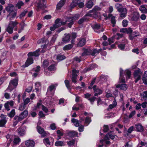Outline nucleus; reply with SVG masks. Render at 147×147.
I'll return each mask as SVG.
<instances>
[{
	"instance_id": "nucleus-59",
	"label": "nucleus",
	"mask_w": 147,
	"mask_h": 147,
	"mask_svg": "<svg viewBox=\"0 0 147 147\" xmlns=\"http://www.w3.org/2000/svg\"><path fill=\"white\" fill-rule=\"evenodd\" d=\"M36 87L35 88V89L37 91H38L39 90L38 88L40 86V84L39 82H37L35 84Z\"/></svg>"
},
{
	"instance_id": "nucleus-23",
	"label": "nucleus",
	"mask_w": 147,
	"mask_h": 147,
	"mask_svg": "<svg viewBox=\"0 0 147 147\" xmlns=\"http://www.w3.org/2000/svg\"><path fill=\"white\" fill-rule=\"evenodd\" d=\"M86 43V40L85 39L83 38L81 39L79 41V42L77 44L78 47H82L84 46Z\"/></svg>"
},
{
	"instance_id": "nucleus-7",
	"label": "nucleus",
	"mask_w": 147,
	"mask_h": 147,
	"mask_svg": "<svg viewBox=\"0 0 147 147\" xmlns=\"http://www.w3.org/2000/svg\"><path fill=\"white\" fill-rule=\"evenodd\" d=\"M57 84H52L49 86L47 89V94L50 95L51 96H52L53 95V93H51V92L54 90H55L56 87L57 86Z\"/></svg>"
},
{
	"instance_id": "nucleus-48",
	"label": "nucleus",
	"mask_w": 147,
	"mask_h": 147,
	"mask_svg": "<svg viewBox=\"0 0 147 147\" xmlns=\"http://www.w3.org/2000/svg\"><path fill=\"white\" fill-rule=\"evenodd\" d=\"M26 105L23 103H22L19 106V110L20 111H23L25 108Z\"/></svg>"
},
{
	"instance_id": "nucleus-8",
	"label": "nucleus",
	"mask_w": 147,
	"mask_h": 147,
	"mask_svg": "<svg viewBox=\"0 0 147 147\" xmlns=\"http://www.w3.org/2000/svg\"><path fill=\"white\" fill-rule=\"evenodd\" d=\"M46 3L45 0H40L38 4L37 11H39L40 9H43L45 7Z\"/></svg>"
},
{
	"instance_id": "nucleus-27",
	"label": "nucleus",
	"mask_w": 147,
	"mask_h": 147,
	"mask_svg": "<svg viewBox=\"0 0 147 147\" xmlns=\"http://www.w3.org/2000/svg\"><path fill=\"white\" fill-rule=\"evenodd\" d=\"M92 0H89L86 4V6L88 8H91L93 5Z\"/></svg>"
},
{
	"instance_id": "nucleus-42",
	"label": "nucleus",
	"mask_w": 147,
	"mask_h": 147,
	"mask_svg": "<svg viewBox=\"0 0 147 147\" xmlns=\"http://www.w3.org/2000/svg\"><path fill=\"white\" fill-rule=\"evenodd\" d=\"M139 14L137 12L134 13L132 17V19L134 20H137L139 18Z\"/></svg>"
},
{
	"instance_id": "nucleus-14",
	"label": "nucleus",
	"mask_w": 147,
	"mask_h": 147,
	"mask_svg": "<svg viewBox=\"0 0 147 147\" xmlns=\"http://www.w3.org/2000/svg\"><path fill=\"white\" fill-rule=\"evenodd\" d=\"M140 34L139 32L137 31H134L133 33L130 34L129 36V38L130 40H133L134 38L139 36Z\"/></svg>"
},
{
	"instance_id": "nucleus-54",
	"label": "nucleus",
	"mask_w": 147,
	"mask_h": 147,
	"mask_svg": "<svg viewBox=\"0 0 147 147\" xmlns=\"http://www.w3.org/2000/svg\"><path fill=\"white\" fill-rule=\"evenodd\" d=\"M65 57L63 55H58L57 57V59L59 60H62L65 59Z\"/></svg>"
},
{
	"instance_id": "nucleus-3",
	"label": "nucleus",
	"mask_w": 147,
	"mask_h": 147,
	"mask_svg": "<svg viewBox=\"0 0 147 147\" xmlns=\"http://www.w3.org/2000/svg\"><path fill=\"white\" fill-rule=\"evenodd\" d=\"M18 84V78L14 79L10 81L8 87L7 88L11 91L16 88Z\"/></svg>"
},
{
	"instance_id": "nucleus-38",
	"label": "nucleus",
	"mask_w": 147,
	"mask_h": 147,
	"mask_svg": "<svg viewBox=\"0 0 147 147\" xmlns=\"http://www.w3.org/2000/svg\"><path fill=\"white\" fill-rule=\"evenodd\" d=\"M115 6L117 9L118 11L119 12H121L123 10V8H122V5L118 3H116L115 5Z\"/></svg>"
},
{
	"instance_id": "nucleus-2",
	"label": "nucleus",
	"mask_w": 147,
	"mask_h": 147,
	"mask_svg": "<svg viewBox=\"0 0 147 147\" xmlns=\"http://www.w3.org/2000/svg\"><path fill=\"white\" fill-rule=\"evenodd\" d=\"M18 24V22L16 21H10L6 29V31L9 34L13 33V28Z\"/></svg>"
},
{
	"instance_id": "nucleus-5",
	"label": "nucleus",
	"mask_w": 147,
	"mask_h": 147,
	"mask_svg": "<svg viewBox=\"0 0 147 147\" xmlns=\"http://www.w3.org/2000/svg\"><path fill=\"white\" fill-rule=\"evenodd\" d=\"M79 0H74L70 5V7L72 9L78 5L80 8L83 7L84 5V3L82 2L79 3Z\"/></svg>"
},
{
	"instance_id": "nucleus-32",
	"label": "nucleus",
	"mask_w": 147,
	"mask_h": 147,
	"mask_svg": "<svg viewBox=\"0 0 147 147\" xmlns=\"http://www.w3.org/2000/svg\"><path fill=\"white\" fill-rule=\"evenodd\" d=\"M54 25L56 26V27L57 28L61 26V19L59 18H57L55 21V24Z\"/></svg>"
},
{
	"instance_id": "nucleus-29",
	"label": "nucleus",
	"mask_w": 147,
	"mask_h": 147,
	"mask_svg": "<svg viewBox=\"0 0 147 147\" xmlns=\"http://www.w3.org/2000/svg\"><path fill=\"white\" fill-rule=\"evenodd\" d=\"M91 121V117H87L85 118L84 125L88 126Z\"/></svg>"
},
{
	"instance_id": "nucleus-18",
	"label": "nucleus",
	"mask_w": 147,
	"mask_h": 147,
	"mask_svg": "<svg viewBox=\"0 0 147 147\" xmlns=\"http://www.w3.org/2000/svg\"><path fill=\"white\" fill-rule=\"evenodd\" d=\"M37 130L38 133L41 134L42 137L46 136L49 134L48 133L45 131L44 129H37Z\"/></svg>"
},
{
	"instance_id": "nucleus-64",
	"label": "nucleus",
	"mask_w": 147,
	"mask_h": 147,
	"mask_svg": "<svg viewBox=\"0 0 147 147\" xmlns=\"http://www.w3.org/2000/svg\"><path fill=\"white\" fill-rule=\"evenodd\" d=\"M11 136L9 134H7L6 136V138L7 140H8L9 142H11L12 141V139L11 138Z\"/></svg>"
},
{
	"instance_id": "nucleus-50",
	"label": "nucleus",
	"mask_w": 147,
	"mask_h": 147,
	"mask_svg": "<svg viewBox=\"0 0 147 147\" xmlns=\"http://www.w3.org/2000/svg\"><path fill=\"white\" fill-rule=\"evenodd\" d=\"M128 23V21L127 20H124L122 22V26L123 27H126L127 26Z\"/></svg>"
},
{
	"instance_id": "nucleus-55",
	"label": "nucleus",
	"mask_w": 147,
	"mask_h": 147,
	"mask_svg": "<svg viewBox=\"0 0 147 147\" xmlns=\"http://www.w3.org/2000/svg\"><path fill=\"white\" fill-rule=\"evenodd\" d=\"M125 73L127 75V78L129 79L130 76L131 72L129 70H127L125 71Z\"/></svg>"
},
{
	"instance_id": "nucleus-4",
	"label": "nucleus",
	"mask_w": 147,
	"mask_h": 147,
	"mask_svg": "<svg viewBox=\"0 0 147 147\" xmlns=\"http://www.w3.org/2000/svg\"><path fill=\"white\" fill-rule=\"evenodd\" d=\"M5 9L9 13V16H11L12 18H14L16 15V12L13 11V6L11 4H9L8 6L6 7Z\"/></svg>"
},
{
	"instance_id": "nucleus-35",
	"label": "nucleus",
	"mask_w": 147,
	"mask_h": 147,
	"mask_svg": "<svg viewBox=\"0 0 147 147\" xmlns=\"http://www.w3.org/2000/svg\"><path fill=\"white\" fill-rule=\"evenodd\" d=\"M73 47V45L71 44H69L65 46L63 48L64 51L68 50L71 49Z\"/></svg>"
},
{
	"instance_id": "nucleus-25",
	"label": "nucleus",
	"mask_w": 147,
	"mask_h": 147,
	"mask_svg": "<svg viewBox=\"0 0 147 147\" xmlns=\"http://www.w3.org/2000/svg\"><path fill=\"white\" fill-rule=\"evenodd\" d=\"M117 88H120L121 89L126 90L127 89V86L125 84H121V85H118L116 86Z\"/></svg>"
},
{
	"instance_id": "nucleus-20",
	"label": "nucleus",
	"mask_w": 147,
	"mask_h": 147,
	"mask_svg": "<svg viewBox=\"0 0 147 147\" xmlns=\"http://www.w3.org/2000/svg\"><path fill=\"white\" fill-rule=\"evenodd\" d=\"M94 29L95 32H97L96 30H99V29H101V30H99V31L98 32H102L103 30V29L101 28L100 26L98 24H96L94 25Z\"/></svg>"
},
{
	"instance_id": "nucleus-19",
	"label": "nucleus",
	"mask_w": 147,
	"mask_h": 147,
	"mask_svg": "<svg viewBox=\"0 0 147 147\" xmlns=\"http://www.w3.org/2000/svg\"><path fill=\"white\" fill-rule=\"evenodd\" d=\"M92 52V50L90 49H85L84 50V52L82 54V56H84L91 55Z\"/></svg>"
},
{
	"instance_id": "nucleus-53",
	"label": "nucleus",
	"mask_w": 147,
	"mask_h": 147,
	"mask_svg": "<svg viewBox=\"0 0 147 147\" xmlns=\"http://www.w3.org/2000/svg\"><path fill=\"white\" fill-rule=\"evenodd\" d=\"M23 5V2L22 1H20L18 2L17 3L16 5L19 9H20L21 6H22Z\"/></svg>"
},
{
	"instance_id": "nucleus-12",
	"label": "nucleus",
	"mask_w": 147,
	"mask_h": 147,
	"mask_svg": "<svg viewBox=\"0 0 147 147\" xmlns=\"http://www.w3.org/2000/svg\"><path fill=\"white\" fill-rule=\"evenodd\" d=\"M22 120V119L19 116H16L13 118V126H15L19 122Z\"/></svg>"
},
{
	"instance_id": "nucleus-28",
	"label": "nucleus",
	"mask_w": 147,
	"mask_h": 147,
	"mask_svg": "<svg viewBox=\"0 0 147 147\" xmlns=\"http://www.w3.org/2000/svg\"><path fill=\"white\" fill-rule=\"evenodd\" d=\"M88 16H87V14L84 16L82 18L80 19L78 22V23L79 24H81L83 23L85 21L88 20V18H87V17Z\"/></svg>"
},
{
	"instance_id": "nucleus-6",
	"label": "nucleus",
	"mask_w": 147,
	"mask_h": 147,
	"mask_svg": "<svg viewBox=\"0 0 147 147\" xmlns=\"http://www.w3.org/2000/svg\"><path fill=\"white\" fill-rule=\"evenodd\" d=\"M142 72L141 70L138 69L135 71L134 73V76L136 80L135 82L136 83L141 78V75L142 74Z\"/></svg>"
},
{
	"instance_id": "nucleus-9",
	"label": "nucleus",
	"mask_w": 147,
	"mask_h": 147,
	"mask_svg": "<svg viewBox=\"0 0 147 147\" xmlns=\"http://www.w3.org/2000/svg\"><path fill=\"white\" fill-rule=\"evenodd\" d=\"M92 88L94 90L95 94L94 95L95 96H98V95H100L102 93L103 91L97 87L96 85H94L92 87Z\"/></svg>"
},
{
	"instance_id": "nucleus-26",
	"label": "nucleus",
	"mask_w": 147,
	"mask_h": 147,
	"mask_svg": "<svg viewBox=\"0 0 147 147\" xmlns=\"http://www.w3.org/2000/svg\"><path fill=\"white\" fill-rule=\"evenodd\" d=\"M74 17H69L68 18V21L67 24H68V27L71 28V26L74 24Z\"/></svg>"
},
{
	"instance_id": "nucleus-10",
	"label": "nucleus",
	"mask_w": 147,
	"mask_h": 147,
	"mask_svg": "<svg viewBox=\"0 0 147 147\" xmlns=\"http://www.w3.org/2000/svg\"><path fill=\"white\" fill-rule=\"evenodd\" d=\"M79 71H77L75 69H74L73 70V74H72V77L71 78L72 81L75 83H76V80L77 79V77L78 76V73H79Z\"/></svg>"
},
{
	"instance_id": "nucleus-49",
	"label": "nucleus",
	"mask_w": 147,
	"mask_h": 147,
	"mask_svg": "<svg viewBox=\"0 0 147 147\" xmlns=\"http://www.w3.org/2000/svg\"><path fill=\"white\" fill-rule=\"evenodd\" d=\"M23 100L24 101L23 103L26 105L29 103L30 101V99L29 98H27L25 99L24 98H23Z\"/></svg>"
},
{
	"instance_id": "nucleus-56",
	"label": "nucleus",
	"mask_w": 147,
	"mask_h": 147,
	"mask_svg": "<svg viewBox=\"0 0 147 147\" xmlns=\"http://www.w3.org/2000/svg\"><path fill=\"white\" fill-rule=\"evenodd\" d=\"M64 82L66 87L67 88L69 89L70 88L69 81L67 80H65Z\"/></svg>"
},
{
	"instance_id": "nucleus-21",
	"label": "nucleus",
	"mask_w": 147,
	"mask_h": 147,
	"mask_svg": "<svg viewBox=\"0 0 147 147\" xmlns=\"http://www.w3.org/2000/svg\"><path fill=\"white\" fill-rule=\"evenodd\" d=\"M28 113V111L27 110H25L24 111L21 113L19 116L22 120L24 118L27 117Z\"/></svg>"
},
{
	"instance_id": "nucleus-46",
	"label": "nucleus",
	"mask_w": 147,
	"mask_h": 147,
	"mask_svg": "<svg viewBox=\"0 0 147 147\" xmlns=\"http://www.w3.org/2000/svg\"><path fill=\"white\" fill-rule=\"evenodd\" d=\"M43 142L47 146H49L50 144V142L48 138L44 139L43 140Z\"/></svg>"
},
{
	"instance_id": "nucleus-39",
	"label": "nucleus",
	"mask_w": 147,
	"mask_h": 147,
	"mask_svg": "<svg viewBox=\"0 0 147 147\" xmlns=\"http://www.w3.org/2000/svg\"><path fill=\"white\" fill-rule=\"evenodd\" d=\"M65 145L64 142L61 141H57L55 142V145L56 146H64Z\"/></svg>"
},
{
	"instance_id": "nucleus-44",
	"label": "nucleus",
	"mask_w": 147,
	"mask_h": 147,
	"mask_svg": "<svg viewBox=\"0 0 147 147\" xmlns=\"http://www.w3.org/2000/svg\"><path fill=\"white\" fill-rule=\"evenodd\" d=\"M70 34L71 37V38L72 39L71 41V43L72 44H74V41L73 40L76 37V34L75 33H72Z\"/></svg>"
},
{
	"instance_id": "nucleus-41",
	"label": "nucleus",
	"mask_w": 147,
	"mask_h": 147,
	"mask_svg": "<svg viewBox=\"0 0 147 147\" xmlns=\"http://www.w3.org/2000/svg\"><path fill=\"white\" fill-rule=\"evenodd\" d=\"M21 140L18 137L14 138L13 139V143L15 145L18 144L20 142Z\"/></svg>"
},
{
	"instance_id": "nucleus-40",
	"label": "nucleus",
	"mask_w": 147,
	"mask_h": 147,
	"mask_svg": "<svg viewBox=\"0 0 147 147\" xmlns=\"http://www.w3.org/2000/svg\"><path fill=\"white\" fill-rule=\"evenodd\" d=\"M147 76V71H145L144 74V77L142 78L143 83L147 85V79L146 78Z\"/></svg>"
},
{
	"instance_id": "nucleus-58",
	"label": "nucleus",
	"mask_w": 147,
	"mask_h": 147,
	"mask_svg": "<svg viewBox=\"0 0 147 147\" xmlns=\"http://www.w3.org/2000/svg\"><path fill=\"white\" fill-rule=\"evenodd\" d=\"M55 69V66L54 65H50L48 67V69L50 71H52L54 70Z\"/></svg>"
},
{
	"instance_id": "nucleus-30",
	"label": "nucleus",
	"mask_w": 147,
	"mask_h": 147,
	"mask_svg": "<svg viewBox=\"0 0 147 147\" xmlns=\"http://www.w3.org/2000/svg\"><path fill=\"white\" fill-rule=\"evenodd\" d=\"M71 121L76 127H78L80 126V125L79 123V121L78 119L73 118L71 119Z\"/></svg>"
},
{
	"instance_id": "nucleus-1",
	"label": "nucleus",
	"mask_w": 147,
	"mask_h": 147,
	"mask_svg": "<svg viewBox=\"0 0 147 147\" xmlns=\"http://www.w3.org/2000/svg\"><path fill=\"white\" fill-rule=\"evenodd\" d=\"M100 10L101 8L99 7L96 6L92 10L89 11V12L87 14V16L96 18L100 16V13L98 12V11Z\"/></svg>"
},
{
	"instance_id": "nucleus-34",
	"label": "nucleus",
	"mask_w": 147,
	"mask_h": 147,
	"mask_svg": "<svg viewBox=\"0 0 147 147\" xmlns=\"http://www.w3.org/2000/svg\"><path fill=\"white\" fill-rule=\"evenodd\" d=\"M17 132L18 134L20 136H23L26 134V131L24 129H18Z\"/></svg>"
},
{
	"instance_id": "nucleus-52",
	"label": "nucleus",
	"mask_w": 147,
	"mask_h": 147,
	"mask_svg": "<svg viewBox=\"0 0 147 147\" xmlns=\"http://www.w3.org/2000/svg\"><path fill=\"white\" fill-rule=\"evenodd\" d=\"M111 21L113 24V26L114 27L115 26V24L116 23L115 20L114 16H113L111 18Z\"/></svg>"
},
{
	"instance_id": "nucleus-15",
	"label": "nucleus",
	"mask_w": 147,
	"mask_h": 147,
	"mask_svg": "<svg viewBox=\"0 0 147 147\" xmlns=\"http://www.w3.org/2000/svg\"><path fill=\"white\" fill-rule=\"evenodd\" d=\"M40 51L39 49H37L35 51L33 52H30L28 54V57L31 56H38L39 55L38 53Z\"/></svg>"
},
{
	"instance_id": "nucleus-61",
	"label": "nucleus",
	"mask_w": 147,
	"mask_h": 147,
	"mask_svg": "<svg viewBox=\"0 0 147 147\" xmlns=\"http://www.w3.org/2000/svg\"><path fill=\"white\" fill-rule=\"evenodd\" d=\"M135 126L136 129H143V126L140 123L136 124Z\"/></svg>"
},
{
	"instance_id": "nucleus-22",
	"label": "nucleus",
	"mask_w": 147,
	"mask_h": 147,
	"mask_svg": "<svg viewBox=\"0 0 147 147\" xmlns=\"http://www.w3.org/2000/svg\"><path fill=\"white\" fill-rule=\"evenodd\" d=\"M115 136L113 135L112 132L111 131L106 135L105 137V139H109L110 138L112 139H113L114 138Z\"/></svg>"
},
{
	"instance_id": "nucleus-24",
	"label": "nucleus",
	"mask_w": 147,
	"mask_h": 147,
	"mask_svg": "<svg viewBox=\"0 0 147 147\" xmlns=\"http://www.w3.org/2000/svg\"><path fill=\"white\" fill-rule=\"evenodd\" d=\"M78 134L76 132L72 131L68 132L66 135V136H68L70 137H74L77 136Z\"/></svg>"
},
{
	"instance_id": "nucleus-45",
	"label": "nucleus",
	"mask_w": 147,
	"mask_h": 147,
	"mask_svg": "<svg viewBox=\"0 0 147 147\" xmlns=\"http://www.w3.org/2000/svg\"><path fill=\"white\" fill-rule=\"evenodd\" d=\"M8 115L11 118H12L15 115V110L14 109H12L11 111L9 113H8Z\"/></svg>"
},
{
	"instance_id": "nucleus-13",
	"label": "nucleus",
	"mask_w": 147,
	"mask_h": 147,
	"mask_svg": "<svg viewBox=\"0 0 147 147\" xmlns=\"http://www.w3.org/2000/svg\"><path fill=\"white\" fill-rule=\"evenodd\" d=\"M66 0H61L57 5L56 9L60 10L65 3Z\"/></svg>"
},
{
	"instance_id": "nucleus-17",
	"label": "nucleus",
	"mask_w": 147,
	"mask_h": 147,
	"mask_svg": "<svg viewBox=\"0 0 147 147\" xmlns=\"http://www.w3.org/2000/svg\"><path fill=\"white\" fill-rule=\"evenodd\" d=\"M33 63V60L32 58L31 57L28 58L25 63V65L26 67H27Z\"/></svg>"
},
{
	"instance_id": "nucleus-60",
	"label": "nucleus",
	"mask_w": 147,
	"mask_h": 147,
	"mask_svg": "<svg viewBox=\"0 0 147 147\" xmlns=\"http://www.w3.org/2000/svg\"><path fill=\"white\" fill-rule=\"evenodd\" d=\"M68 18H69L68 17H67L65 19H66V20L65 21L64 20H63L62 21L61 20V25H64L66 23H67V22H68Z\"/></svg>"
},
{
	"instance_id": "nucleus-43",
	"label": "nucleus",
	"mask_w": 147,
	"mask_h": 147,
	"mask_svg": "<svg viewBox=\"0 0 147 147\" xmlns=\"http://www.w3.org/2000/svg\"><path fill=\"white\" fill-rule=\"evenodd\" d=\"M100 50V49H99L98 50H97L96 49H93V50H92V52L91 53V55L92 56H94L97 55L99 53Z\"/></svg>"
},
{
	"instance_id": "nucleus-63",
	"label": "nucleus",
	"mask_w": 147,
	"mask_h": 147,
	"mask_svg": "<svg viewBox=\"0 0 147 147\" xmlns=\"http://www.w3.org/2000/svg\"><path fill=\"white\" fill-rule=\"evenodd\" d=\"M11 107H12L14 105V102L12 100H9L6 102Z\"/></svg>"
},
{
	"instance_id": "nucleus-62",
	"label": "nucleus",
	"mask_w": 147,
	"mask_h": 147,
	"mask_svg": "<svg viewBox=\"0 0 147 147\" xmlns=\"http://www.w3.org/2000/svg\"><path fill=\"white\" fill-rule=\"evenodd\" d=\"M126 30V33L127 34H131L133 32L132 29L130 27L127 28Z\"/></svg>"
},
{
	"instance_id": "nucleus-47",
	"label": "nucleus",
	"mask_w": 147,
	"mask_h": 147,
	"mask_svg": "<svg viewBox=\"0 0 147 147\" xmlns=\"http://www.w3.org/2000/svg\"><path fill=\"white\" fill-rule=\"evenodd\" d=\"M75 143V141L74 140H72L69 141H67V143L68 146H73Z\"/></svg>"
},
{
	"instance_id": "nucleus-51",
	"label": "nucleus",
	"mask_w": 147,
	"mask_h": 147,
	"mask_svg": "<svg viewBox=\"0 0 147 147\" xmlns=\"http://www.w3.org/2000/svg\"><path fill=\"white\" fill-rule=\"evenodd\" d=\"M49 63L48 61L45 60L43 62L42 66L44 68L47 67L49 65Z\"/></svg>"
},
{
	"instance_id": "nucleus-16",
	"label": "nucleus",
	"mask_w": 147,
	"mask_h": 147,
	"mask_svg": "<svg viewBox=\"0 0 147 147\" xmlns=\"http://www.w3.org/2000/svg\"><path fill=\"white\" fill-rule=\"evenodd\" d=\"M71 35L70 34H66L65 37L63 38L62 41L64 43L68 42L70 40Z\"/></svg>"
},
{
	"instance_id": "nucleus-33",
	"label": "nucleus",
	"mask_w": 147,
	"mask_h": 147,
	"mask_svg": "<svg viewBox=\"0 0 147 147\" xmlns=\"http://www.w3.org/2000/svg\"><path fill=\"white\" fill-rule=\"evenodd\" d=\"M117 105V103L115 100H114L112 104L110 105L109 106L108 110L111 109L115 107Z\"/></svg>"
},
{
	"instance_id": "nucleus-36",
	"label": "nucleus",
	"mask_w": 147,
	"mask_h": 147,
	"mask_svg": "<svg viewBox=\"0 0 147 147\" xmlns=\"http://www.w3.org/2000/svg\"><path fill=\"white\" fill-rule=\"evenodd\" d=\"M121 13L120 14V16L121 18L125 17L126 16L127 11L125 8H123V10L121 11Z\"/></svg>"
},
{
	"instance_id": "nucleus-11",
	"label": "nucleus",
	"mask_w": 147,
	"mask_h": 147,
	"mask_svg": "<svg viewBox=\"0 0 147 147\" xmlns=\"http://www.w3.org/2000/svg\"><path fill=\"white\" fill-rule=\"evenodd\" d=\"M25 144L27 147H34V141L32 140H28L25 142Z\"/></svg>"
},
{
	"instance_id": "nucleus-57",
	"label": "nucleus",
	"mask_w": 147,
	"mask_h": 147,
	"mask_svg": "<svg viewBox=\"0 0 147 147\" xmlns=\"http://www.w3.org/2000/svg\"><path fill=\"white\" fill-rule=\"evenodd\" d=\"M95 99L96 97L95 96H93L92 97L89 98L88 99V100L90 101L91 104H92Z\"/></svg>"
},
{
	"instance_id": "nucleus-31",
	"label": "nucleus",
	"mask_w": 147,
	"mask_h": 147,
	"mask_svg": "<svg viewBox=\"0 0 147 147\" xmlns=\"http://www.w3.org/2000/svg\"><path fill=\"white\" fill-rule=\"evenodd\" d=\"M7 121V120L5 118L0 120V127H4Z\"/></svg>"
},
{
	"instance_id": "nucleus-37",
	"label": "nucleus",
	"mask_w": 147,
	"mask_h": 147,
	"mask_svg": "<svg viewBox=\"0 0 147 147\" xmlns=\"http://www.w3.org/2000/svg\"><path fill=\"white\" fill-rule=\"evenodd\" d=\"M139 9L140 11L143 13H147V9L145 7L144 5H141L139 7Z\"/></svg>"
}]
</instances>
